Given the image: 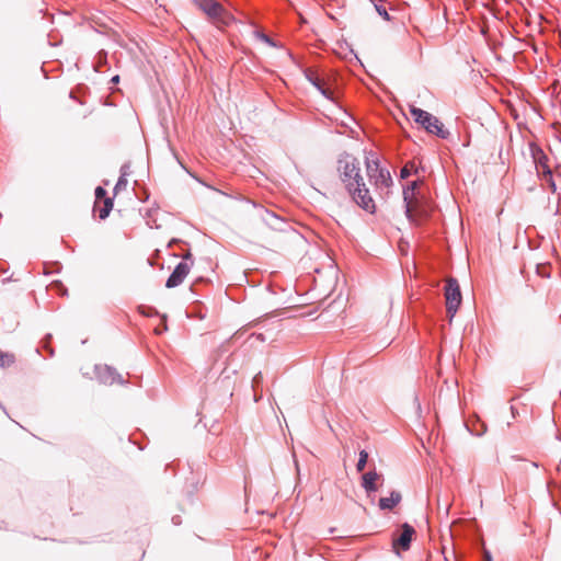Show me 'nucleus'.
I'll return each mask as SVG.
<instances>
[{
	"mask_svg": "<svg viewBox=\"0 0 561 561\" xmlns=\"http://www.w3.org/2000/svg\"><path fill=\"white\" fill-rule=\"evenodd\" d=\"M175 243H176V239H171V240L167 243V245H168V247H171V245H175Z\"/></svg>",
	"mask_w": 561,
	"mask_h": 561,
	"instance_id": "c756f323",
	"label": "nucleus"
},
{
	"mask_svg": "<svg viewBox=\"0 0 561 561\" xmlns=\"http://www.w3.org/2000/svg\"><path fill=\"white\" fill-rule=\"evenodd\" d=\"M410 114L414 122L420 124L427 133L433 134L440 139L449 138V130H447L443 123L433 114L414 105L410 106Z\"/></svg>",
	"mask_w": 561,
	"mask_h": 561,
	"instance_id": "f03ea898",
	"label": "nucleus"
},
{
	"mask_svg": "<svg viewBox=\"0 0 561 561\" xmlns=\"http://www.w3.org/2000/svg\"><path fill=\"white\" fill-rule=\"evenodd\" d=\"M94 194H95V203H99L101 201H103V203H104L105 198H108L106 190L103 188L102 186H98L95 188Z\"/></svg>",
	"mask_w": 561,
	"mask_h": 561,
	"instance_id": "4be33fe9",
	"label": "nucleus"
},
{
	"mask_svg": "<svg viewBox=\"0 0 561 561\" xmlns=\"http://www.w3.org/2000/svg\"><path fill=\"white\" fill-rule=\"evenodd\" d=\"M304 75L308 82H310L325 99H333L332 92L323 85L320 78L311 69H305Z\"/></svg>",
	"mask_w": 561,
	"mask_h": 561,
	"instance_id": "9b49d317",
	"label": "nucleus"
},
{
	"mask_svg": "<svg viewBox=\"0 0 561 561\" xmlns=\"http://www.w3.org/2000/svg\"><path fill=\"white\" fill-rule=\"evenodd\" d=\"M263 376L261 373L256 374L253 378L254 383H259L262 380Z\"/></svg>",
	"mask_w": 561,
	"mask_h": 561,
	"instance_id": "a878e982",
	"label": "nucleus"
},
{
	"mask_svg": "<svg viewBox=\"0 0 561 561\" xmlns=\"http://www.w3.org/2000/svg\"><path fill=\"white\" fill-rule=\"evenodd\" d=\"M192 259V254L187 251L184 255H183V262H187Z\"/></svg>",
	"mask_w": 561,
	"mask_h": 561,
	"instance_id": "bb28decb",
	"label": "nucleus"
},
{
	"mask_svg": "<svg viewBox=\"0 0 561 561\" xmlns=\"http://www.w3.org/2000/svg\"><path fill=\"white\" fill-rule=\"evenodd\" d=\"M419 183V181H412L403 187V203L405 214L409 219L416 216L426 217L428 215V207L426 203L419 197L416 192Z\"/></svg>",
	"mask_w": 561,
	"mask_h": 561,
	"instance_id": "7ed1b4c3",
	"label": "nucleus"
},
{
	"mask_svg": "<svg viewBox=\"0 0 561 561\" xmlns=\"http://www.w3.org/2000/svg\"><path fill=\"white\" fill-rule=\"evenodd\" d=\"M378 479V473L376 471H369L363 476V486L366 491L373 492L376 491V481Z\"/></svg>",
	"mask_w": 561,
	"mask_h": 561,
	"instance_id": "2eb2a0df",
	"label": "nucleus"
},
{
	"mask_svg": "<svg viewBox=\"0 0 561 561\" xmlns=\"http://www.w3.org/2000/svg\"><path fill=\"white\" fill-rule=\"evenodd\" d=\"M96 374L99 379L104 383H113L118 378L115 371L106 365L96 366Z\"/></svg>",
	"mask_w": 561,
	"mask_h": 561,
	"instance_id": "f8f14e48",
	"label": "nucleus"
},
{
	"mask_svg": "<svg viewBox=\"0 0 561 561\" xmlns=\"http://www.w3.org/2000/svg\"><path fill=\"white\" fill-rule=\"evenodd\" d=\"M107 65V53L100 50L95 56V62L93 65L95 71H100L102 67Z\"/></svg>",
	"mask_w": 561,
	"mask_h": 561,
	"instance_id": "aec40b11",
	"label": "nucleus"
},
{
	"mask_svg": "<svg viewBox=\"0 0 561 561\" xmlns=\"http://www.w3.org/2000/svg\"><path fill=\"white\" fill-rule=\"evenodd\" d=\"M445 297H446V310L451 320L455 317V314L461 304V293H460L459 284L455 278L447 279V284L445 287Z\"/></svg>",
	"mask_w": 561,
	"mask_h": 561,
	"instance_id": "423d86ee",
	"label": "nucleus"
},
{
	"mask_svg": "<svg viewBox=\"0 0 561 561\" xmlns=\"http://www.w3.org/2000/svg\"><path fill=\"white\" fill-rule=\"evenodd\" d=\"M415 535V530L412 526L404 523L401 526V534L398 537H394L392 540L393 550L399 553L400 550H408L410 548V543L412 541L413 536Z\"/></svg>",
	"mask_w": 561,
	"mask_h": 561,
	"instance_id": "6e6552de",
	"label": "nucleus"
},
{
	"mask_svg": "<svg viewBox=\"0 0 561 561\" xmlns=\"http://www.w3.org/2000/svg\"><path fill=\"white\" fill-rule=\"evenodd\" d=\"M411 168H414V164H413V163H408V164H405V165L400 170V178H401V179H408V178L411 175Z\"/></svg>",
	"mask_w": 561,
	"mask_h": 561,
	"instance_id": "5701e85b",
	"label": "nucleus"
},
{
	"mask_svg": "<svg viewBox=\"0 0 561 561\" xmlns=\"http://www.w3.org/2000/svg\"><path fill=\"white\" fill-rule=\"evenodd\" d=\"M367 460H368V453L366 450H362L359 453V459L356 465V469L358 472H362L365 469Z\"/></svg>",
	"mask_w": 561,
	"mask_h": 561,
	"instance_id": "412c9836",
	"label": "nucleus"
},
{
	"mask_svg": "<svg viewBox=\"0 0 561 561\" xmlns=\"http://www.w3.org/2000/svg\"><path fill=\"white\" fill-rule=\"evenodd\" d=\"M370 157H366V171L369 180L375 183L376 186L389 187L392 184V178L388 169L380 167L378 158L371 152Z\"/></svg>",
	"mask_w": 561,
	"mask_h": 561,
	"instance_id": "39448f33",
	"label": "nucleus"
},
{
	"mask_svg": "<svg viewBox=\"0 0 561 561\" xmlns=\"http://www.w3.org/2000/svg\"><path fill=\"white\" fill-rule=\"evenodd\" d=\"M401 501L400 492L392 491L389 497H381L379 500V506L382 510H391Z\"/></svg>",
	"mask_w": 561,
	"mask_h": 561,
	"instance_id": "ddd939ff",
	"label": "nucleus"
},
{
	"mask_svg": "<svg viewBox=\"0 0 561 561\" xmlns=\"http://www.w3.org/2000/svg\"><path fill=\"white\" fill-rule=\"evenodd\" d=\"M191 265L192 264L188 262L179 263L175 266L172 274L170 275V277L168 278L165 286L168 288H173V287L181 285L183 283V280L185 279V277L188 275V273L191 271Z\"/></svg>",
	"mask_w": 561,
	"mask_h": 561,
	"instance_id": "1a4fd4ad",
	"label": "nucleus"
},
{
	"mask_svg": "<svg viewBox=\"0 0 561 561\" xmlns=\"http://www.w3.org/2000/svg\"><path fill=\"white\" fill-rule=\"evenodd\" d=\"M15 362V357L12 353L0 351V367L8 368Z\"/></svg>",
	"mask_w": 561,
	"mask_h": 561,
	"instance_id": "a211bd4d",
	"label": "nucleus"
},
{
	"mask_svg": "<svg viewBox=\"0 0 561 561\" xmlns=\"http://www.w3.org/2000/svg\"><path fill=\"white\" fill-rule=\"evenodd\" d=\"M113 208V199L112 198H105V202L103 203L102 207H98V203L94 204L93 211L94 214H98L100 219H105L108 217L111 210Z\"/></svg>",
	"mask_w": 561,
	"mask_h": 561,
	"instance_id": "4468645a",
	"label": "nucleus"
},
{
	"mask_svg": "<svg viewBox=\"0 0 561 561\" xmlns=\"http://www.w3.org/2000/svg\"><path fill=\"white\" fill-rule=\"evenodd\" d=\"M111 82H112L113 84L118 83V82H119V76H118V75H115L114 77H112Z\"/></svg>",
	"mask_w": 561,
	"mask_h": 561,
	"instance_id": "c85d7f7f",
	"label": "nucleus"
},
{
	"mask_svg": "<svg viewBox=\"0 0 561 561\" xmlns=\"http://www.w3.org/2000/svg\"><path fill=\"white\" fill-rule=\"evenodd\" d=\"M125 169H129V164L125 163L121 168V176L118 178L116 185L114 187L115 192H118L119 190H123L127 186V172H125Z\"/></svg>",
	"mask_w": 561,
	"mask_h": 561,
	"instance_id": "f3484780",
	"label": "nucleus"
},
{
	"mask_svg": "<svg viewBox=\"0 0 561 561\" xmlns=\"http://www.w3.org/2000/svg\"><path fill=\"white\" fill-rule=\"evenodd\" d=\"M324 261V264H322L323 267L332 268L334 266V261L329 253H325Z\"/></svg>",
	"mask_w": 561,
	"mask_h": 561,
	"instance_id": "393cba45",
	"label": "nucleus"
},
{
	"mask_svg": "<svg viewBox=\"0 0 561 561\" xmlns=\"http://www.w3.org/2000/svg\"><path fill=\"white\" fill-rule=\"evenodd\" d=\"M530 153L533 161L535 163L538 175L541 176H550L551 178V169L548 164L549 158L543 152V150L537 145H530Z\"/></svg>",
	"mask_w": 561,
	"mask_h": 561,
	"instance_id": "0eeeda50",
	"label": "nucleus"
},
{
	"mask_svg": "<svg viewBox=\"0 0 561 561\" xmlns=\"http://www.w3.org/2000/svg\"><path fill=\"white\" fill-rule=\"evenodd\" d=\"M340 179L352 199L367 213H375L376 205L360 174V162L351 153L343 152L337 159Z\"/></svg>",
	"mask_w": 561,
	"mask_h": 561,
	"instance_id": "f257e3e1",
	"label": "nucleus"
},
{
	"mask_svg": "<svg viewBox=\"0 0 561 561\" xmlns=\"http://www.w3.org/2000/svg\"><path fill=\"white\" fill-rule=\"evenodd\" d=\"M253 35L256 39L264 42L268 46L277 47V43L272 37H270L267 34H265L263 31L254 30Z\"/></svg>",
	"mask_w": 561,
	"mask_h": 561,
	"instance_id": "6ab92c4d",
	"label": "nucleus"
},
{
	"mask_svg": "<svg viewBox=\"0 0 561 561\" xmlns=\"http://www.w3.org/2000/svg\"><path fill=\"white\" fill-rule=\"evenodd\" d=\"M374 7H375V10L376 12L385 20V21H390L391 20V16L390 14L388 13L386 7L383 5L385 1L386 0H369Z\"/></svg>",
	"mask_w": 561,
	"mask_h": 561,
	"instance_id": "dca6fc26",
	"label": "nucleus"
},
{
	"mask_svg": "<svg viewBox=\"0 0 561 561\" xmlns=\"http://www.w3.org/2000/svg\"><path fill=\"white\" fill-rule=\"evenodd\" d=\"M261 216L264 224L275 231H285L288 226V224L274 211L264 209Z\"/></svg>",
	"mask_w": 561,
	"mask_h": 561,
	"instance_id": "9d476101",
	"label": "nucleus"
},
{
	"mask_svg": "<svg viewBox=\"0 0 561 561\" xmlns=\"http://www.w3.org/2000/svg\"><path fill=\"white\" fill-rule=\"evenodd\" d=\"M541 179L547 182V184L549 185V187L551 188L552 192H556L557 186H556V183L553 181V175L552 174H551V178L550 176H541Z\"/></svg>",
	"mask_w": 561,
	"mask_h": 561,
	"instance_id": "b1692460",
	"label": "nucleus"
},
{
	"mask_svg": "<svg viewBox=\"0 0 561 561\" xmlns=\"http://www.w3.org/2000/svg\"><path fill=\"white\" fill-rule=\"evenodd\" d=\"M484 561H492V557L489 551H484Z\"/></svg>",
	"mask_w": 561,
	"mask_h": 561,
	"instance_id": "cd10ccee",
	"label": "nucleus"
},
{
	"mask_svg": "<svg viewBox=\"0 0 561 561\" xmlns=\"http://www.w3.org/2000/svg\"><path fill=\"white\" fill-rule=\"evenodd\" d=\"M197 4L199 9L219 28L233 22V16L225 9L220 2L216 0H198Z\"/></svg>",
	"mask_w": 561,
	"mask_h": 561,
	"instance_id": "20e7f679",
	"label": "nucleus"
}]
</instances>
